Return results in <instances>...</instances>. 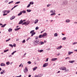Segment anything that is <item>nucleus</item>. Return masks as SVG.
Instances as JSON below:
<instances>
[{"instance_id": "nucleus-1", "label": "nucleus", "mask_w": 77, "mask_h": 77, "mask_svg": "<svg viewBox=\"0 0 77 77\" xmlns=\"http://www.w3.org/2000/svg\"><path fill=\"white\" fill-rule=\"evenodd\" d=\"M34 42L35 45H37V44H38L39 43V40H34Z\"/></svg>"}, {"instance_id": "nucleus-2", "label": "nucleus", "mask_w": 77, "mask_h": 77, "mask_svg": "<svg viewBox=\"0 0 77 77\" xmlns=\"http://www.w3.org/2000/svg\"><path fill=\"white\" fill-rule=\"evenodd\" d=\"M60 69H61V70H63V71H65L66 69V68L65 67L62 66L60 68Z\"/></svg>"}, {"instance_id": "nucleus-3", "label": "nucleus", "mask_w": 77, "mask_h": 77, "mask_svg": "<svg viewBox=\"0 0 77 77\" xmlns=\"http://www.w3.org/2000/svg\"><path fill=\"white\" fill-rule=\"evenodd\" d=\"M28 71V69L27 67H25V69H24V72H27Z\"/></svg>"}, {"instance_id": "nucleus-4", "label": "nucleus", "mask_w": 77, "mask_h": 77, "mask_svg": "<svg viewBox=\"0 0 77 77\" xmlns=\"http://www.w3.org/2000/svg\"><path fill=\"white\" fill-rule=\"evenodd\" d=\"M56 11L55 10H54L53 11V13L52 14H51V15H56Z\"/></svg>"}, {"instance_id": "nucleus-5", "label": "nucleus", "mask_w": 77, "mask_h": 77, "mask_svg": "<svg viewBox=\"0 0 77 77\" xmlns=\"http://www.w3.org/2000/svg\"><path fill=\"white\" fill-rule=\"evenodd\" d=\"M48 65V63H46L44 64L43 67H46V66H47Z\"/></svg>"}, {"instance_id": "nucleus-6", "label": "nucleus", "mask_w": 77, "mask_h": 77, "mask_svg": "<svg viewBox=\"0 0 77 77\" xmlns=\"http://www.w3.org/2000/svg\"><path fill=\"white\" fill-rule=\"evenodd\" d=\"M26 26H27L30 23V22L29 21H27L26 22H25Z\"/></svg>"}, {"instance_id": "nucleus-7", "label": "nucleus", "mask_w": 77, "mask_h": 77, "mask_svg": "<svg viewBox=\"0 0 77 77\" xmlns=\"http://www.w3.org/2000/svg\"><path fill=\"white\" fill-rule=\"evenodd\" d=\"M57 59V58H52L51 59L52 61H55V60H56Z\"/></svg>"}, {"instance_id": "nucleus-8", "label": "nucleus", "mask_w": 77, "mask_h": 77, "mask_svg": "<svg viewBox=\"0 0 77 77\" xmlns=\"http://www.w3.org/2000/svg\"><path fill=\"white\" fill-rule=\"evenodd\" d=\"M5 70H3L2 71V72H1V74H3L4 73H5Z\"/></svg>"}, {"instance_id": "nucleus-9", "label": "nucleus", "mask_w": 77, "mask_h": 77, "mask_svg": "<svg viewBox=\"0 0 77 77\" xmlns=\"http://www.w3.org/2000/svg\"><path fill=\"white\" fill-rule=\"evenodd\" d=\"M23 23V21L22 20H21L19 22V24H22Z\"/></svg>"}, {"instance_id": "nucleus-10", "label": "nucleus", "mask_w": 77, "mask_h": 77, "mask_svg": "<svg viewBox=\"0 0 77 77\" xmlns=\"http://www.w3.org/2000/svg\"><path fill=\"white\" fill-rule=\"evenodd\" d=\"M47 35V33H45L44 34H43L42 35V37H44V36H45Z\"/></svg>"}, {"instance_id": "nucleus-11", "label": "nucleus", "mask_w": 77, "mask_h": 77, "mask_svg": "<svg viewBox=\"0 0 77 77\" xmlns=\"http://www.w3.org/2000/svg\"><path fill=\"white\" fill-rule=\"evenodd\" d=\"M62 47V46H60V47H59L58 48H56L57 49V50H59V49H60V48H61Z\"/></svg>"}, {"instance_id": "nucleus-12", "label": "nucleus", "mask_w": 77, "mask_h": 77, "mask_svg": "<svg viewBox=\"0 0 77 77\" xmlns=\"http://www.w3.org/2000/svg\"><path fill=\"white\" fill-rule=\"evenodd\" d=\"M5 66V63H1V66Z\"/></svg>"}, {"instance_id": "nucleus-13", "label": "nucleus", "mask_w": 77, "mask_h": 77, "mask_svg": "<svg viewBox=\"0 0 77 77\" xmlns=\"http://www.w3.org/2000/svg\"><path fill=\"white\" fill-rule=\"evenodd\" d=\"M69 71V69H66L65 70L64 72H68V71Z\"/></svg>"}, {"instance_id": "nucleus-14", "label": "nucleus", "mask_w": 77, "mask_h": 77, "mask_svg": "<svg viewBox=\"0 0 77 77\" xmlns=\"http://www.w3.org/2000/svg\"><path fill=\"white\" fill-rule=\"evenodd\" d=\"M72 53H73V52H70V51L68 52V54L69 55H70L71 54H72Z\"/></svg>"}, {"instance_id": "nucleus-15", "label": "nucleus", "mask_w": 77, "mask_h": 77, "mask_svg": "<svg viewBox=\"0 0 77 77\" xmlns=\"http://www.w3.org/2000/svg\"><path fill=\"white\" fill-rule=\"evenodd\" d=\"M38 19H36L35 20V22L34 23L35 24H36V23H38Z\"/></svg>"}, {"instance_id": "nucleus-16", "label": "nucleus", "mask_w": 77, "mask_h": 77, "mask_svg": "<svg viewBox=\"0 0 77 77\" xmlns=\"http://www.w3.org/2000/svg\"><path fill=\"white\" fill-rule=\"evenodd\" d=\"M12 28H10L8 29V32H12Z\"/></svg>"}, {"instance_id": "nucleus-17", "label": "nucleus", "mask_w": 77, "mask_h": 77, "mask_svg": "<svg viewBox=\"0 0 77 77\" xmlns=\"http://www.w3.org/2000/svg\"><path fill=\"white\" fill-rule=\"evenodd\" d=\"M22 13H23V12H21L20 13L18 14V16H20V15H21L22 14Z\"/></svg>"}, {"instance_id": "nucleus-18", "label": "nucleus", "mask_w": 77, "mask_h": 77, "mask_svg": "<svg viewBox=\"0 0 77 77\" xmlns=\"http://www.w3.org/2000/svg\"><path fill=\"white\" fill-rule=\"evenodd\" d=\"M37 68H38L36 66L35 68H33V71H35V69H37Z\"/></svg>"}, {"instance_id": "nucleus-19", "label": "nucleus", "mask_w": 77, "mask_h": 77, "mask_svg": "<svg viewBox=\"0 0 77 77\" xmlns=\"http://www.w3.org/2000/svg\"><path fill=\"white\" fill-rule=\"evenodd\" d=\"M21 29L20 28H16L15 29V31H17V30H19V29Z\"/></svg>"}, {"instance_id": "nucleus-20", "label": "nucleus", "mask_w": 77, "mask_h": 77, "mask_svg": "<svg viewBox=\"0 0 77 77\" xmlns=\"http://www.w3.org/2000/svg\"><path fill=\"white\" fill-rule=\"evenodd\" d=\"M34 32H35V30H33L32 31H31L30 32V33L32 34V33H33Z\"/></svg>"}, {"instance_id": "nucleus-21", "label": "nucleus", "mask_w": 77, "mask_h": 77, "mask_svg": "<svg viewBox=\"0 0 77 77\" xmlns=\"http://www.w3.org/2000/svg\"><path fill=\"white\" fill-rule=\"evenodd\" d=\"M66 23H68L69 22H70V20H69V19L67 20L66 21Z\"/></svg>"}, {"instance_id": "nucleus-22", "label": "nucleus", "mask_w": 77, "mask_h": 77, "mask_svg": "<svg viewBox=\"0 0 77 77\" xmlns=\"http://www.w3.org/2000/svg\"><path fill=\"white\" fill-rule=\"evenodd\" d=\"M9 51V49H7L6 50H4V53H6V52H7V51Z\"/></svg>"}, {"instance_id": "nucleus-23", "label": "nucleus", "mask_w": 77, "mask_h": 77, "mask_svg": "<svg viewBox=\"0 0 77 77\" xmlns=\"http://www.w3.org/2000/svg\"><path fill=\"white\" fill-rule=\"evenodd\" d=\"M35 33H35V32H34V33H32L31 35V36H33V35H35Z\"/></svg>"}, {"instance_id": "nucleus-24", "label": "nucleus", "mask_w": 77, "mask_h": 77, "mask_svg": "<svg viewBox=\"0 0 77 77\" xmlns=\"http://www.w3.org/2000/svg\"><path fill=\"white\" fill-rule=\"evenodd\" d=\"M30 5H33V2H31L29 3Z\"/></svg>"}, {"instance_id": "nucleus-25", "label": "nucleus", "mask_w": 77, "mask_h": 77, "mask_svg": "<svg viewBox=\"0 0 77 77\" xmlns=\"http://www.w3.org/2000/svg\"><path fill=\"white\" fill-rule=\"evenodd\" d=\"M27 12H31V10L27 9Z\"/></svg>"}, {"instance_id": "nucleus-26", "label": "nucleus", "mask_w": 77, "mask_h": 77, "mask_svg": "<svg viewBox=\"0 0 77 77\" xmlns=\"http://www.w3.org/2000/svg\"><path fill=\"white\" fill-rule=\"evenodd\" d=\"M10 64V62H8L6 63V64H7V65H9Z\"/></svg>"}, {"instance_id": "nucleus-27", "label": "nucleus", "mask_w": 77, "mask_h": 77, "mask_svg": "<svg viewBox=\"0 0 77 77\" xmlns=\"http://www.w3.org/2000/svg\"><path fill=\"white\" fill-rule=\"evenodd\" d=\"M74 62V61L73 60V61H69V62H70V63H73V62Z\"/></svg>"}, {"instance_id": "nucleus-28", "label": "nucleus", "mask_w": 77, "mask_h": 77, "mask_svg": "<svg viewBox=\"0 0 77 77\" xmlns=\"http://www.w3.org/2000/svg\"><path fill=\"white\" fill-rule=\"evenodd\" d=\"M54 36H57V33H55L54 34Z\"/></svg>"}, {"instance_id": "nucleus-29", "label": "nucleus", "mask_w": 77, "mask_h": 77, "mask_svg": "<svg viewBox=\"0 0 77 77\" xmlns=\"http://www.w3.org/2000/svg\"><path fill=\"white\" fill-rule=\"evenodd\" d=\"M38 76L40 77H42V74H38Z\"/></svg>"}, {"instance_id": "nucleus-30", "label": "nucleus", "mask_w": 77, "mask_h": 77, "mask_svg": "<svg viewBox=\"0 0 77 77\" xmlns=\"http://www.w3.org/2000/svg\"><path fill=\"white\" fill-rule=\"evenodd\" d=\"M42 35H39V38H42Z\"/></svg>"}, {"instance_id": "nucleus-31", "label": "nucleus", "mask_w": 77, "mask_h": 77, "mask_svg": "<svg viewBox=\"0 0 77 77\" xmlns=\"http://www.w3.org/2000/svg\"><path fill=\"white\" fill-rule=\"evenodd\" d=\"M6 25V24H5L4 25H2V26H1V27H4Z\"/></svg>"}, {"instance_id": "nucleus-32", "label": "nucleus", "mask_w": 77, "mask_h": 77, "mask_svg": "<svg viewBox=\"0 0 77 77\" xmlns=\"http://www.w3.org/2000/svg\"><path fill=\"white\" fill-rule=\"evenodd\" d=\"M13 2H14V1H13L9 2L8 3V4H11V3H13Z\"/></svg>"}, {"instance_id": "nucleus-33", "label": "nucleus", "mask_w": 77, "mask_h": 77, "mask_svg": "<svg viewBox=\"0 0 77 77\" xmlns=\"http://www.w3.org/2000/svg\"><path fill=\"white\" fill-rule=\"evenodd\" d=\"M16 51H15L13 52L12 53H11V54L12 55H13V54H14L16 52Z\"/></svg>"}, {"instance_id": "nucleus-34", "label": "nucleus", "mask_w": 77, "mask_h": 77, "mask_svg": "<svg viewBox=\"0 0 77 77\" xmlns=\"http://www.w3.org/2000/svg\"><path fill=\"white\" fill-rule=\"evenodd\" d=\"M27 63L29 64H31V61H29L27 62Z\"/></svg>"}, {"instance_id": "nucleus-35", "label": "nucleus", "mask_w": 77, "mask_h": 77, "mask_svg": "<svg viewBox=\"0 0 77 77\" xmlns=\"http://www.w3.org/2000/svg\"><path fill=\"white\" fill-rule=\"evenodd\" d=\"M11 40V38H9V39L7 40L6 41V42H8V41H10Z\"/></svg>"}, {"instance_id": "nucleus-36", "label": "nucleus", "mask_w": 77, "mask_h": 77, "mask_svg": "<svg viewBox=\"0 0 77 77\" xmlns=\"http://www.w3.org/2000/svg\"><path fill=\"white\" fill-rule=\"evenodd\" d=\"M22 12L24 13V14H26V11H23Z\"/></svg>"}, {"instance_id": "nucleus-37", "label": "nucleus", "mask_w": 77, "mask_h": 77, "mask_svg": "<svg viewBox=\"0 0 77 77\" xmlns=\"http://www.w3.org/2000/svg\"><path fill=\"white\" fill-rule=\"evenodd\" d=\"M25 42H26V40L24 39L22 42V43H24Z\"/></svg>"}, {"instance_id": "nucleus-38", "label": "nucleus", "mask_w": 77, "mask_h": 77, "mask_svg": "<svg viewBox=\"0 0 77 77\" xmlns=\"http://www.w3.org/2000/svg\"><path fill=\"white\" fill-rule=\"evenodd\" d=\"M62 40H65L66 39V38L64 37L62 38Z\"/></svg>"}, {"instance_id": "nucleus-39", "label": "nucleus", "mask_w": 77, "mask_h": 77, "mask_svg": "<svg viewBox=\"0 0 77 77\" xmlns=\"http://www.w3.org/2000/svg\"><path fill=\"white\" fill-rule=\"evenodd\" d=\"M9 45L10 46V47H11L12 48L13 47V45H12V44H10Z\"/></svg>"}, {"instance_id": "nucleus-40", "label": "nucleus", "mask_w": 77, "mask_h": 77, "mask_svg": "<svg viewBox=\"0 0 77 77\" xmlns=\"http://www.w3.org/2000/svg\"><path fill=\"white\" fill-rule=\"evenodd\" d=\"M20 3V2H17L15 3V4H19Z\"/></svg>"}, {"instance_id": "nucleus-41", "label": "nucleus", "mask_w": 77, "mask_h": 77, "mask_svg": "<svg viewBox=\"0 0 77 77\" xmlns=\"http://www.w3.org/2000/svg\"><path fill=\"white\" fill-rule=\"evenodd\" d=\"M39 52H40V53H41V52H42L43 51V50H41L40 51H39Z\"/></svg>"}, {"instance_id": "nucleus-42", "label": "nucleus", "mask_w": 77, "mask_h": 77, "mask_svg": "<svg viewBox=\"0 0 77 77\" xmlns=\"http://www.w3.org/2000/svg\"><path fill=\"white\" fill-rule=\"evenodd\" d=\"M30 4H29L27 6V8H29V7H30Z\"/></svg>"}, {"instance_id": "nucleus-43", "label": "nucleus", "mask_w": 77, "mask_h": 77, "mask_svg": "<svg viewBox=\"0 0 77 77\" xmlns=\"http://www.w3.org/2000/svg\"><path fill=\"white\" fill-rule=\"evenodd\" d=\"M39 29V27L38 26L36 27L35 28V30H38Z\"/></svg>"}, {"instance_id": "nucleus-44", "label": "nucleus", "mask_w": 77, "mask_h": 77, "mask_svg": "<svg viewBox=\"0 0 77 77\" xmlns=\"http://www.w3.org/2000/svg\"><path fill=\"white\" fill-rule=\"evenodd\" d=\"M54 11V10H53V11H51L50 12H51V13H53Z\"/></svg>"}, {"instance_id": "nucleus-45", "label": "nucleus", "mask_w": 77, "mask_h": 77, "mask_svg": "<svg viewBox=\"0 0 77 77\" xmlns=\"http://www.w3.org/2000/svg\"><path fill=\"white\" fill-rule=\"evenodd\" d=\"M13 46L14 47H15L16 46V45L15 44H13Z\"/></svg>"}, {"instance_id": "nucleus-46", "label": "nucleus", "mask_w": 77, "mask_h": 77, "mask_svg": "<svg viewBox=\"0 0 77 77\" xmlns=\"http://www.w3.org/2000/svg\"><path fill=\"white\" fill-rule=\"evenodd\" d=\"M50 5H50V4H48V5H47V7H49V6H50Z\"/></svg>"}, {"instance_id": "nucleus-47", "label": "nucleus", "mask_w": 77, "mask_h": 77, "mask_svg": "<svg viewBox=\"0 0 77 77\" xmlns=\"http://www.w3.org/2000/svg\"><path fill=\"white\" fill-rule=\"evenodd\" d=\"M7 11V10H5V11H3V12L4 13H6V12Z\"/></svg>"}, {"instance_id": "nucleus-48", "label": "nucleus", "mask_w": 77, "mask_h": 77, "mask_svg": "<svg viewBox=\"0 0 77 77\" xmlns=\"http://www.w3.org/2000/svg\"><path fill=\"white\" fill-rule=\"evenodd\" d=\"M10 11H9V10H8V11H7V14H9V12H10Z\"/></svg>"}, {"instance_id": "nucleus-49", "label": "nucleus", "mask_w": 77, "mask_h": 77, "mask_svg": "<svg viewBox=\"0 0 77 77\" xmlns=\"http://www.w3.org/2000/svg\"><path fill=\"white\" fill-rule=\"evenodd\" d=\"M22 25H24H24H25V26H26V22H24L23 23H22Z\"/></svg>"}, {"instance_id": "nucleus-50", "label": "nucleus", "mask_w": 77, "mask_h": 77, "mask_svg": "<svg viewBox=\"0 0 77 77\" xmlns=\"http://www.w3.org/2000/svg\"><path fill=\"white\" fill-rule=\"evenodd\" d=\"M48 58H47L46 59V60L45 61V62H48Z\"/></svg>"}, {"instance_id": "nucleus-51", "label": "nucleus", "mask_w": 77, "mask_h": 77, "mask_svg": "<svg viewBox=\"0 0 77 77\" xmlns=\"http://www.w3.org/2000/svg\"><path fill=\"white\" fill-rule=\"evenodd\" d=\"M77 44V42H75L73 43L72 44H73V45H74V44Z\"/></svg>"}, {"instance_id": "nucleus-52", "label": "nucleus", "mask_w": 77, "mask_h": 77, "mask_svg": "<svg viewBox=\"0 0 77 77\" xmlns=\"http://www.w3.org/2000/svg\"><path fill=\"white\" fill-rule=\"evenodd\" d=\"M7 14H3V16H5V15H7Z\"/></svg>"}, {"instance_id": "nucleus-53", "label": "nucleus", "mask_w": 77, "mask_h": 77, "mask_svg": "<svg viewBox=\"0 0 77 77\" xmlns=\"http://www.w3.org/2000/svg\"><path fill=\"white\" fill-rule=\"evenodd\" d=\"M18 5H16L14 6V8H16L17 6H18Z\"/></svg>"}, {"instance_id": "nucleus-54", "label": "nucleus", "mask_w": 77, "mask_h": 77, "mask_svg": "<svg viewBox=\"0 0 77 77\" xmlns=\"http://www.w3.org/2000/svg\"><path fill=\"white\" fill-rule=\"evenodd\" d=\"M15 18V16H14L12 17V19H14V18Z\"/></svg>"}, {"instance_id": "nucleus-55", "label": "nucleus", "mask_w": 77, "mask_h": 77, "mask_svg": "<svg viewBox=\"0 0 77 77\" xmlns=\"http://www.w3.org/2000/svg\"><path fill=\"white\" fill-rule=\"evenodd\" d=\"M21 65H22V64H21L20 65H19V67H20V66H21Z\"/></svg>"}, {"instance_id": "nucleus-56", "label": "nucleus", "mask_w": 77, "mask_h": 77, "mask_svg": "<svg viewBox=\"0 0 77 77\" xmlns=\"http://www.w3.org/2000/svg\"><path fill=\"white\" fill-rule=\"evenodd\" d=\"M29 39H30V37H29V38H28L27 39L26 41H28V40H29Z\"/></svg>"}, {"instance_id": "nucleus-57", "label": "nucleus", "mask_w": 77, "mask_h": 77, "mask_svg": "<svg viewBox=\"0 0 77 77\" xmlns=\"http://www.w3.org/2000/svg\"><path fill=\"white\" fill-rule=\"evenodd\" d=\"M28 77H31V75H28Z\"/></svg>"}, {"instance_id": "nucleus-58", "label": "nucleus", "mask_w": 77, "mask_h": 77, "mask_svg": "<svg viewBox=\"0 0 77 77\" xmlns=\"http://www.w3.org/2000/svg\"><path fill=\"white\" fill-rule=\"evenodd\" d=\"M44 42H42L41 43V44H44Z\"/></svg>"}, {"instance_id": "nucleus-59", "label": "nucleus", "mask_w": 77, "mask_h": 77, "mask_svg": "<svg viewBox=\"0 0 77 77\" xmlns=\"http://www.w3.org/2000/svg\"><path fill=\"white\" fill-rule=\"evenodd\" d=\"M35 77H38V75H35Z\"/></svg>"}, {"instance_id": "nucleus-60", "label": "nucleus", "mask_w": 77, "mask_h": 77, "mask_svg": "<svg viewBox=\"0 0 77 77\" xmlns=\"http://www.w3.org/2000/svg\"><path fill=\"white\" fill-rule=\"evenodd\" d=\"M43 10L44 11H45V8H43Z\"/></svg>"}, {"instance_id": "nucleus-61", "label": "nucleus", "mask_w": 77, "mask_h": 77, "mask_svg": "<svg viewBox=\"0 0 77 77\" xmlns=\"http://www.w3.org/2000/svg\"><path fill=\"white\" fill-rule=\"evenodd\" d=\"M60 72V71H58L57 72V73H59Z\"/></svg>"}, {"instance_id": "nucleus-62", "label": "nucleus", "mask_w": 77, "mask_h": 77, "mask_svg": "<svg viewBox=\"0 0 77 77\" xmlns=\"http://www.w3.org/2000/svg\"><path fill=\"white\" fill-rule=\"evenodd\" d=\"M26 53H25L23 55V56H25V55H26Z\"/></svg>"}, {"instance_id": "nucleus-63", "label": "nucleus", "mask_w": 77, "mask_h": 77, "mask_svg": "<svg viewBox=\"0 0 77 77\" xmlns=\"http://www.w3.org/2000/svg\"><path fill=\"white\" fill-rule=\"evenodd\" d=\"M35 39H38V37L37 36L35 37Z\"/></svg>"}, {"instance_id": "nucleus-64", "label": "nucleus", "mask_w": 77, "mask_h": 77, "mask_svg": "<svg viewBox=\"0 0 77 77\" xmlns=\"http://www.w3.org/2000/svg\"><path fill=\"white\" fill-rule=\"evenodd\" d=\"M13 9H14V7L12 8V9H11V10H13Z\"/></svg>"}]
</instances>
